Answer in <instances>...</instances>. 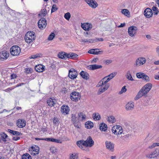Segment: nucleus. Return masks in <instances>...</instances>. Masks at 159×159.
Wrapping results in <instances>:
<instances>
[{
  "mask_svg": "<svg viewBox=\"0 0 159 159\" xmlns=\"http://www.w3.org/2000/svg\"><path fill=\"white\" fill-rule=\"evenodd\" d=\"M111 79L107 76L102 79L98 83L97 86L101 87L98 90V93L100 94L107 90L110 86L109 84L107 83Z\"/></svg>",
  "mask_w": 159,
  "mask_h": 159,
  "instance_id": "f257e3e1",
  "label": "nucleus"
},
{
  "mask_svg": "<svg viewBox=\"0 0 159 159\" xmlns=\"http://www.w3.org/2000/svg\"><path fill=\"white\" fill-rule=\"evenodd\" d=\"M111 79L107 76L102 79L98 83L97 86L101 87L98 90V93L100 94L107 90L110 86L109 84L107 83Z\"/></svg>",
  "mask_w": 159,
  "mask_h": 159,
  "instance_id": "f03ea898",
  "label": "nucleus"
},
{
  "mask_svg": "<svg viewBox=\"0 0 159 159\" xmlns=\"http://www.w3.org/2000/svg\"><path fill=\"white\" fill-rule=\"evenodd\" d=\"M94 143L92 137L89 136L85 141L82 140L77 141L76 144L81 149L85 150L83 146L91 147L94 145Z\"/></svg>",
  "mask_w": 159,
  "mask_h": 159,
  "instance_id": "7ed1b4c3",
  "label": "nucleus"
},
{
  "mask_svg": "<svg viewBox=\"0 0 159 159\" xmlns=\"http://www.w3.org/2000/svg\"><path fill=\"white\" fill-rule=\"evenodd\" d=\"M152 86V85L150 83L144 85L138 93L134 98V100H137L142 96L146 95L151 89Z\"/></svg>",
  "mask_w": 159,
  "mask_h": 159,
  "instance_id": "20e7f679",
  "label": "nucleus"
},
{
  "mask_svg": "<svg viewBox=\"0 0 159 159\" xmlns=\"http://www.w3.org/2000/svg\"><path fill=\"white\" fill-rule=\"evenodd\" d=\"M35 33L33 31H29L27 32L25 35V42L28 43H30L33 42L35 39Z\"/></svg>",
  "mask_w": 159,
  "mask_h": 159,
  "instance_id": "39448f33",
  "label": "nucleus"
},
{
  "mask_svg": "<svg viewBox=\"0 0 159 159\" xmlns=\"http://www.w3.org/2000/svg\"><path fill=\"white\" fill-rule=\"evenodd\" d=\"M21 52L20 48L18 46H13L10 49L11 54L13 56H17L19 55Z\"/></svg>",
  "mask_w": 159,
  "mask_h": 159,
  "instance_id": "423d86ee",
  "label": "nucleus"
},
{
  "mask_svg": "<svg viewBox=\"0 0 159 159\" xmlns=\"http://www.w3.org/2000/svg\"><path fill=\"white\" fill-rule=\"evenodd\" d=\"M112 131L115 134L119 135L121 134L123 132L122 127L119 125L114 126L112 128Z\"/></svg>",
  "mask_w": 159,
  "mask_h": 159,
  "instance_id": "0eeeda50",
  "label": "nucleus"
},
{
  "mask_svg": "<svg viewBox=\"0 0 159 159\" xmlns=\"http://www.w3.org/2000/svg\"><path fill=\"white\" fill-rule=\"evenodd\" d=\"M146 59L144 57L138 58L136 60L134 64L135 66H138L144 64L146 62Z\"/></svg>",
  "mask_w": 159,
  "mask_h": 159,
  "instance_id": "6e6552de",
  "label": "nucleus"
},
{
  "mask_svg": "<svg viewBox=\"0 0 159 159\" xmlns=\"http://www.w3.org/2000/svg\"><path fill=\"white\" fill-rule=\"evenodd\" d=\"M38 24L39 27L40 29H43L46 27L47 23L45 19L42 18L39 20Z\"/></svg>",
  "mask_w": 159,
  "mask_h": 159,
  "instance_id": "1a4fd4ad",
  "label": "nucleus"
},
{
  "mask_svg": "<svg viewBox=\"0 0 159 159\" xmlns=\"http://www.w3.org/2000/svg\"><path fill=\"white\" fill-rule=\"evenodd\" d=\"M137 30V27L135 26H133L129 27L128 30L129 35L131 37L133 36L136 34Z\"/></svg>",
  "mask_w": 159,
  "mask_h": 159,
  "instance_id": "9d476101",
  "label": "nucleus"
},
{
  "mask_svg": "<svg viewBox=\"0 0 159 159\" xmlns=\"http://www.w3.org/2000/svg\"><path fill=\"white\" fill-rule=\"evenodd\" d=\"M77 72L74 69L72 68L69 70L68 76L70 78L74 79L77 77Z\"/></svg>",
  "mask_w": 159,
  "mask_h": 159,
  "instance_id": "9b49d317",
  "label": "nucleus"
},
{
  "mask_svg": "<svg viewBox=\"0 0 159 159\" xmlns=\"http://www.w3.org/2000/svg\"><path fill=\"white\" fill-rule=\"evenodd\" d=\"M106 148L109 150L113 152L114 150V144L113 143L108 141L105 142Z\"/></svg>",
  "mask_w": 159,
  "mask_h": 159,
  "instance_id": "f8f14e48",
  "label": "nucleus"
},
{
  "mask_svg": "<svg viewBox=\"0 0 159 159\" xmlns=\"http://www.w3.org/2000/svg\"><path fill=\"white\" fill-rule=\"evenodd\" d=\"M80 95L78 92H72L70 95V98L73 101H77L78 99H80Z\"/></svg>",
  "mask_w": 159,
  "mask_h": 159,
  "instance_id": "ddd939ff",
  "label": "nucleus"
},
{
  "mask_svg": "<svg viewBox=\"0 0 159 159\" xmlns=\"http://www.w3.org/2000/svg\"><path fill=\"white\" fill-rule=\"evenodd\" d=\"M39 147L37 146L31 147L29 150L30 154H33L34 155L38 154L39 152Z\"/></svg>",
  "mask_w": 159,
  "mask_h": 159,
  "instance_id": "4468645a",
  "label": "nucleus"
},
{
  "mask_svg": "<svg viewBox=\"0 0 159 159\" xmlns=\"http://www.w3.org/2000/svg\"><path fill=\"white\" fill-rule=\"evenodd\" d=\"M144 15L147 18H150L153 15V12L151 9L149 8L146 9L144 11Z\"/></svg>",
  "mask_w": 159,
  "mask_h": 159,
  "instance_id": "2eb2a0df",
  "label": "nucleus"
},
{
  "mask_svg": "<svg viewBox=\"0 0 159 159\" xmlns=\"http://www.w3.org/2000/svg\"><path fill=\"white\" fill-rule=\"evenodd\" d=\"M159 153V149H156L151 154H147L146 155V157L149 158H154L156 157L158 155Z\"/></svg>",
  "mask_w": 159,
  "mask_h": 159,
  "instance_id": "dca6fc26",
  "label": "nucleus"
},
{
  "mask_svg": "<svg viewBox=\"0 0 159 159\" xmlns=\"http://www.w3.org/2000/svg\"><path fill=\"white\" fill-rule=\"evenodd\" d=\"M0 135L1 140L4 142L5 143H9L10 139L8 138V137L7 134L4 133H2L0 134Z\"/></svg>",
  "mask_w": 159,
  "mask_h": 159,
  "instance_id": "f3484780",
  "label": "nucleus"
},
{
  "mask_svg": "<svg viewBox=\"0 0 159 159\" xmlns=\"http://www.w3.org/2000/svg\"><path fill=\"white\" fill-rule=\"evenodd\" d=\"M71 118L72 121L74 125L77 128H80V125L77 124L79 121V117H76L75 115L72 114Z\"/></svg>",
  "mask_w": 159,
  "mask_h": 159,
  "instance_id": "a211bd4d",
  "label": "nucleus"
},
{
  "mask_svg": "<svg viewBox=\"0 0 159 159\" xmlns=\"http://www.w3.org/2000/svg\"><path fill=\"white\" fill-rule=\"evenodd\" d=\"M9 53L6 51H3L0 52V59L1 60H6L9 57Z\"/></svg>",
  "mask_w": 159,
  "mask_h": 159,
  "instance_id": "6ab92c4d",
  "label": "nucleus"
},
{
  "mask_svg": "<svg viewBox=\"0 0 159 159\" xmlns=\"http://www.w3.org/2000/svg\"><path fill=\"white\" fill-rule=\"evenodd\" d=\"M82 28L85 30H89L92 28V25L88 23L82 24Z\"/></svg>",
  "mask_w": 159,
  "mask_h": 159,
  "instance_id": "aec40b11",
  "label": "nucleus"
},
{
  "mask_svg": "<svg viewBox=\"0 0 159 159\" xmlns=\"http://www.w3.org/2000/svg\"><path fill=\"white\" fill-rule=\"evenodd\" d=\"M70 111L69 107L67 105H63L61 108V111L64 114H68Z\"/></svg>",
  "mask_w": 159,
  "mask_h": 159,
  "instance_id": "412c9836",
  "label": "nucleus"
},
{
  "mask_svg": "<svg viewBox=\"0 0 159 159\" xmlns=\"http://www.w3.org/2000/svg\"><path fill=\"white\" fill-rule=\"evenodd\" d=\"M26 125V122L24 120L19 119L17 123V126L19 128H22L24 127Z\"/></svg>",
  "mask_w": 159,
  "mask_h": 159,
  "instance_id": "4be33fe9",
  "label": "nucleus"
},
{
  "mask_svg": "<svg viewBox=\"0 0 159 159\" xmlns=\"http://www.w3.org/2000/svg\"><path fill=\"white\" fill-rule=\"evenodd\" d=\"M134 106V102H130L126 105L125 109L127 111H131L133 109Z\"/></svg>",
  "mask_w": 159,
  "mask_h": 159,
  "instance_id": "5701e85b",
  "label": "nucleus"
},
{
  "mask_svg": "<svg viewBox=\"0 0 159 159\" xmlns=\"http://www.w3.org/2000/svg\"><path fill=\"white\" fill-rule=\"evenodd\" d=\"M56 101L55 99L51 98H49L47 101V103L50 107H53L56 104Z\"/></svg>",
  "mask_w": 159,
  "mask_h": 159,
  "instance_id": "b1692460",
  "label": "nucleus"
},
{
  "mask_svg": "<svg viewBox=\"0 0 159 159\" xmlns=\"http://www.w3.org/2000/svg\"><path fill=\"white\" fill-rule=\"evenodd\" d=\"M79 153L72 152L69 154V159H78Z\"/></svg>",
  "mask_w": 159,
  "mask_h": 159,
  "instance_id": "393cba45",
  "label": "nucleus"
},
{
  "mask_svg": "<svg viewBox=\"0 0 159 159\" xmlns=\"http://www.w3.org/2000/svg\"><path fill=\"white\" fill-rule=\"evenodd\" d=\"M35 70L38 72H42L44 70V66L42 65H38L35 67Z\"/></svg>",
  "mask_w": 159,
  "mask_h": 159,
  "instance_id": "a878e982",
  "label": "nucleus"
},
{
  "mask_svg": "<svg viewBox=\"0 0 159 159\" xmlns=\"http://www.w3.org/2000/svg\"><path fill=\"white\" fill-rule=\"evenodd\" d=\"M67 53L61 52H59L58 54V57L60 58L66 60L67 58V57L66 56Z\"/></svg>",
  "mask_w": 159,
  "mask_h": 159,
  "instance_id": "bb28decb",
  "label": "nucleus"
},
{
  "mask_svg": "<svg viewBox=\"0 0 159 159\" xmlns=\"http://www.w3.org/2000/svg\"><path fill=\"white\" fill-rule=\"evenodd\" d=\"M77 116L79 117V120L82 121L85 120L86 116L83 112H80L78 113Z\"/></svg>",
  "mask_w": 159,
  "mask_h": 159,
  "instance_id": "cd10ccee",
  "label": "nucleus"
},
{
  "mask_svg": "<svg viewBox=\"0 0 159 159\" xmlns=\"http://www.w3.org/2000/svg\"><path fill=\"white\" fill-rule=\"evenodd\" d=\"M89 69L93 70L102 68V66L101 65H98L95 64L89 65Z\"/></svg>",
  "mask_w": 159,
  "mask_h": 159,
  "instance_id": "c85d7f7f",
  "label": "nucleus"
},
{
  "mask_svg": "<svg viewBox=\"0 0 159 159\" xmlns=\"http://www.w3.org/2000/svg\"><path fill=\"white\" fill-rule=\"evenodd\" d=\"M89 6L92 8H95L98 6V4L95 0H92V1H90L88 3Z\"/></svg>",
  "mask_w": 159,
  "mask_h": 159,
  "instance_id": "c756f323",
  "label": "nucleus"
},
{
  "mask_svg": "<svg viewBox=\"0 0 159 159\" xmlns=\"http://www.w3.org/2000/svg\"><path fill=\"white\" fill-rule=\"evenodd\" d=\"M66 56L67 57V58H70L72 59L76 58L78 56L77 54L73 52L67 53Z\"/></svg>",
  "mask_w": 159,
  "mask_h": 159,
  "instance_id": "7c9ffc66",
  "label": "nucleus"
},
{
  "mask_svg": "<svg viewBox=\"0 0 159 159\" xmlns=\"http://www.w3.org/2000/svg\"><path fill=\"white\" fill-rule=\"evenodd\" d=\"M99 128L102 131H105L107 129V125L104 123H101L99 125Z\"/></svg>",
  "mask_w": 159,
  "mask_h": 159,
  "instance_id": "2f4dec72",
  "label": "nucleus"
},
{
  "mask_svg": "<svg viewBox=\"0 0 159 159\" xmlns=\"http://www.w3.org/2000/svg\"><path fill=\"white\" fill-rule=\"evenodd\" d=\"M7 131L10 133L15 135H22V133L19 132L15 130H13L10 129H8Z\"/></svg>",
  "mask_w": 159,
  "mask_h": 159,
  "instance_id": "473e14b6",
  "label": "nucleus"
},
{
  "mask_svg": "<svg viewBox=\"0 0 159 159\" xmlns=\"http://www.w3.org/2000/svg\"><path fill=\"white\" fill-rule=\"evenodd\" d=\"M85 127L88 129H91L92 128L93 126V122L91 121H88L86 122L85 124Z\"/></svg>",
  "mask_w": 159,
  "mask_h": 159,
  "instance_id": "72a5a7b5",
  "label": "nucleus"
},
{
  "mask_svg": "<svg viewBox=\"0 0 159 159\" xmlns=\"http://www.w3.org/2000/svg\"><path fill=\"white\" fill-rule=\"evenodd\" d=\"M80 75L84 79L87 80L89 79V74L86 72L82 71L80 73Z\"/></svg>",
  "mask_w": 159,
  "mask_h": 159,
  "instance_id": "f704fd0d",
  "label": "nucleus"
},
{
  "mask_svg": "<svg viewBox=\"0 0 159 159\" xmlns=\"http://www.w3.org/2000/svg\"><path fill=\"white\" fill-rule=\"evenodd\" d=\"M93 117L95 120H99L101 119V116L98 113H95L93 114Z\"/></svg>",
  "mask_w": 159,
  "mask_h": 159,
  "instance_id": "c9c22d12",
  "label": "nucleus"
},
{
  "mask_svg": "<svg viewBox=\"0 0 159 159\" xmlns=\"http://www.w3.org/2000/svg\"><path fill=\"white\" fill-rule=\"evenodd\" d=\"M107 120L108 122L111 123H114L116 121L115 118L113 116H111L108 117Z\"/></svg>",
  "mask_w": 159,
  "mask_h": 159,
  "instance_id": "e433bc0d",
  "label": "nucleus"
},
{
  "mask_svg": "<svg viewBox=\"0 0 159 159\" xmlns=\"http://www.w3.org/2000/svg\"><path fill=\"white\" fill-rule=\"evenodd\" d=\"M122 13L125 16L129 17L130 16V12L129 10L127 9H123L121 11Z\"/></svg>",
  "mask_w": 159,
  "mask_h": 159,
  "instance_id": "4c0bfd02",
  "label": "nucleus"
},
{
  "mask_svg": "<svg viewBox=\"0 0 159 159\" xmlns=\"http://www.w3.org/2000/svg\"><path fill=\"white\" fill-rule=\"evenodd\" d=\"M125 75L126 78L129 80L131 81H133L134 80L131 76L130 71H129V70L127 72Z\"/></svg>",
  "mask_w": 159,
  "mask_h": 159,
  "instance_id": "58836bf2",
  "label": "nucleus"
},
{
  "mask_svg": "<svg viewBox=\"0 0 159 159\" xmlns=\"http://www.w3.org/2000/svg\"><path fill=\"white\" fill-rule=\"evenodd\" d=\"M47 13V11L46 9L44 8L41 10L40 13L39 14V16L43 17Z\"/></svg>",
  "mask_w": 159,
  "mask_h": 159,
  "instance_id": "ea45409f",
  "label": "nucleus"
},
{
  "mask_svg": "<svg viewBox=\"0 0 159 159\" xmlns=\"http://www.w3.org/2000/svg\"><path fill=\"white\" fill-rule=\"evenodd\" d=\"M42 55L41 53H37L36 54L33 55L30 57V59H35L38 57H42Z\"/></svg>",
  "mask_w": 159,
  "mask_h": 159,
  "instance_id": "a19ab883",
  "label": "nucleus"
},
{
  "mask_svg": "<svg viewBox=\"0 0 159 159\" xmlns=\"http://www.w3.org/2000/svg\"><path fill=\"white\" fill-rule=\"evenodd\" d=\"M80 41L81 42H84V43H93V40L92 39H81L80 40Z\"/></svg>",
  "mask_w": 159,
  "mask_h": 159,
  "instance_id": "79ce46f5",
  "label": "nucleus"
},
{
  "mask_svg": "<svg viewBox=\"0 0 159 159\" xmlns=\"http://www.w3.org/2000/svg\"><path fill=\"white\" fill-rule=\"evenodd\" d=\"M22 159H31L30 156L28 153H26L22 155Z\"/></svg>",
  "mask_w": 159,
  "mask_h": 159,
  "instance_id": "37998d69",
  "label": "nucleus"
},
{
  "mask_svg": "<svg viewBox=\"0 0 159 159\" xmlns=\"http://www.w3.org/2000/svg\"><path fill=\"white\" fill-rule=\"evenodd\" d=\"M93 51L94 52V54H102V51H100L98 49H93Z\"/></svg>",
  "mask_w": 159,
  "mask_h": 159,
  "instance_id": "c03bdc74",
  "label": "nucleus"
},
{
  "mask_svg": "<svg viewBox=\"0 0 159 159\" xmlns=\"http://www.w3.org/2000/svg\"><path fill=\"white\" fill-rule=\"evenodd\" d=\"M152 9L154 11V15H157L158 14L159 11L157 7H156L153 6L152 7Z\"/></svg>",
  "mask_w": 159,
  "mask_h": 159,
  "instance_id": "a18cd8bd",
  "label": "nucleus"
},
{
  "mask_svg": "<svg viewBox=\"0 0 159 159\" xmlns=\"http://www.w3.org/2000/svg\"><path fill=\"white\" fill-rule=\"evenodd\" d=\"M58 9V8L57 7L56 5L55 4H53L52 7L51 9V13H52L53 12H55Z\"/></svg>",
  "mask_w": 159,
  "mask_h": 159,
  "instance_id": "49530a36",
  "label": "nucleus"
},
{
  "mask_svg": "<svg viewBox=\"0 0 159 159\" xmlns=\"http://www.w3.org/2000/svg\"><path fill=\"white\" fill-rule=\"evenodd\" d=\"M71 16L69 12L66 13L64 15V17L67 20H69Z\"/></svg>",
  "mask_w": 159,
  "mask_h": 159,
  "instance_id": "de8ad7c7",
  "label": "nucleus"
},
{
  "mask_svg": "<svg viewBox=\"0 0 159 159\" xmlns=\"http://www.w3.org/2000/svg\"><path fill=\"white\" fill-rule=\"evenodd\" d=\"M55 34L54 33H52L48 36V39L49 40H52L55 37Z\"/></svg>",
  "mask_w": 159,
  "mask_h": 159,
  "instance_id": "09e8293b",
  "label": "nucleus"
},
{
  "mask_svg": "<svg viewBox=\"0 0 159 159\" xmlns=\"http://www.w3.org/2000/svg\"><path fill=\"white\" fill-rule=\"evenodd\" d=\"M51 152L53 153H54L57 152V149L54 147H51L50 148Z\"/></svg>",
  "mask_w": 159,
  "mask_h": 159,
  "instance_id": "8fccbe9b",
  "label": "nucleus"
},
{
  "mask_svg": "<svg viewBox=\"0 0 159 159\" xmlns=\"http://www.w3.org/2000/svg\"><path fill=\"white\" fill-rule=\"evenodd\" d=\"M144 74L142 73H138L136 74V76L139 78L142 79Z\"/></svg>",
  "mask_w": 159,
  "mask_h": 159,
  "instance_id": "3c124183",
  "label": "nucleus"
},
{
  "mask_svg": "<svg viewBox=\"0 0 159 159\" xmlns=\"http://www.w3.org/2000/svg\"><path fill=\"white\" fill-rule=\"evenodd\" d=\"M142 79L146 81H148L149 80V77L145 74H144L143 77L142 78Z\"/></svg>",
  "mask_w": 159,
  "mask_h": 159,
  "instance_id": "603ef678",
  "label": "nucleus"
},
{
  "mask_svg": "<svg viewBox=\"0 0 159 159\" xmlns=\"http://www.w3.org/2000/svg\"><path fill=\"white\" fill-rule=\"evenodd\" d=\"M116 74H117L116 72L110 74L108 76H108L111 80L116 76Z\"/></svg>",
  "mask_w": 159,
  "mask_h": 159,
  "instance_id": "864d4df0",
  "label": "nucleus"
},
{
  "mask_svg": "<svg viewBox=\"0 0 159 159\" xmlns=\"http://www.w3.org/2000/svg\"><path fill=\"white\" fill-rule=\"evenodd\" d=\"M52 140V142L60 143H62V140L60 139H55L53 138Z\"/></svg>",
  "mask_w": 159,
  "mask_h": 159,
  "instance_id": "5fc2aeb1",
  "label": "nucleus"
},
{
  "mask_svg": "<svg viewBox=\"0 0 159 159\" xmlns=\"http://www.w3.org/2000/svg\"><path fill=\"white\" fill-rule=\"evenodd\" d=\"M126 89L125 88V86H123L121 90V91L119 92L120 94H121L123 93H125L126 91Z\"/></svg>",
  "mask_w": 159,
  "mask_h": 159,
  "instance_id": "6e6d98bb",
  "label": "nucleus"
},
{
  "mask_svg": "<svg viewBox=\"0 0 159 159\" xmlns=\"http://www.w3.org/2000/svg\"><path fill=\"white\" fill-rule=\"evenodd\" d=\"M59 122V120L57 118H54L53 120V123L55 124H57Z\"/></svg>",
  "mask_w": 159,
  "mask_h": 159,
  "instance_id": "4d7b16f0",
  "label": "nucleus"
},
{
  "mask_svg": "<svg viewBox=\"0 0 159 159\" xmlns=\"http://www.w3.org/2000/svg\"><path fill=\"white\" fill-rule=\"evenodd\" d=\"M53 138H43V140H45L47 141H51L52 142V139Z\"/></svg>",
  "mask_w": 159,
  "mask_h": 159,
  "instance_id": "13d9d810",
  "label": "nucleus"
},
{
  "mask_svg": "<svg viewBox=\"0 0 159 159\" xmlns=\"http://www.w3.org/2000/svg\"><path fill=\"white\" fill-rule=\"evenodd\" d=\"M17 77L16 75L15 74H13L11 75V79H14Z\"/></svg>",
  "mask_w": 159,
  "mask_h": 159,
  "instance_id": "bf43d9fd",
  "label": "nucleus"
},
{
  "mask_svg": "<svg viewBox=\"0 0 159 159\" xmlns=\"http://www.w3.org/2000/svg\"><path fill=\"white\" fill-rule=\"evenodd\" d=\"M112 61L111 60H108L105 61L104 63L106 64H108L112 62Z\"/></svg>",
  "mask_w": 159,
  "mask_h": 159,
  "instance_id": "052dcab7",
  "label": "nucleus"
},
{
  "mask_svg": "<svg viewBox=\"0 0 159 159\" xmlns=\"http://www.w3.org/2000/svg\"><path fill=\"white\" fill-rule=\"evenodd\" d=\"M12 140L15 141H17L20 139V137H19L16 136L12 138Z\"/></svg>",
  "mask_w": 159,
  "mask_h": 159,
  "instance_id": "680f3d73",
  "label": "nucleus"
},
{
  "mask_svg": "<svg viewBox=\"0 0 159 159\" xmlns=\"http://www.w3.org/2000/svg\"><path fill=\"white\" fill-rule=\"evenodd\" d=\"M118 137L121 138V139H125V138L128 137V135H125L123 136H119Z\"/></svg>",
  "mask_w": 159,
  "mask_h": 159,
  "instance_id": "e2e57ef3",
  "label": "nucleus"
},
{
  "mask_svg": "<svg viewBox=\"0 0 159 159\" xmlns=\"http://www.w3.org/2000/svg\"><path fill=\"white\" fill-rule=\"evenodd\" d=\"M88 52L89 53L94 54V52L93 51V49L89 50Z\"/></svg>",
  "mask_w": 159,
  "mask_h": 159,
  "instance_id": "0e129e2a",
  "label": "nucleus"
},
{
  "mask_svg": "<svg viewBox=\"0 0 159 159\" xmlns=\"http://www.w3.org/2000/svg\"><path fill=\"white\" fill-rule=\"evenodd\" d=\"M32 69L31 68H28L27 69V70H26V71L27 73H30L32 71Z\"/></svg>",
  "mask_w": 159,
  "mask_h": 159,
  "instance_id": "69168bd1",
  "label": "nucleus"
},
{
  "mask_svg": "<svg viewBox=\"0 0 159 159\" xmlns=\"http://www.w3.org/2000/svg\"><path fill=\"white\" fill-rule=\"evenodd\" d=\"M156 146V145L155 143H153L151 146H149V148H153Z\"/></svg>",
  "mask_w": 159,
  "mask_h": 159,
  "instance_id": "338daca9",
  "label": "nucleus"
},
{
  "mask_svg": "<svg viewBox=\"0 0 159 159\" xmlns=\"http://www.w3.org/2000/svg\"><path fill=\"white\" fill-rule=\"evenodd\" d=\"M24 84H25L24 83H19V84L16 85L14 88L17 87H18L19 86H21L22 85H23Z\"/></svg>",
  "mask_w": 159,
  "mask_h": 159,
  "instance_id": "774afa93",
  "label": "nucleus"
}]
</instances>
